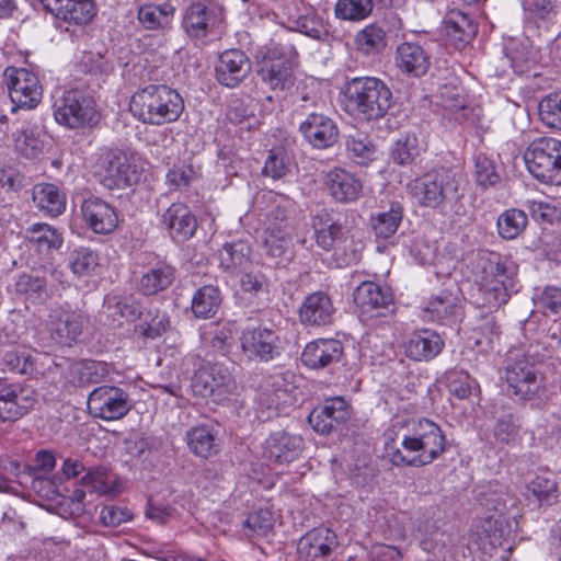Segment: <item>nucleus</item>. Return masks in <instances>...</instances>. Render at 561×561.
Masks as SVG:
<instances>
[{"instance_id":"obj_1","label":"nucleus","mask_w":561,"mask_h":561,"mask_svg":"<svg viewBox=\"0 0 561 561\" xmlns=\"http://www.w3.org/2000/svg\"><path fill=\"white\" fill-rule=\"evenodd\" d=\"M518 266L508 256L497 252L481 251L473 262L474 283L481 304L490 309H497L506 304L516 289Z\"/></svg>"},{"instance_id":"obj_2","label":"nucleus","mask_w":561,"mask_h":561,"mask_svg":"<svg viewBox=\"0 0 561 561\" xmlns=\"http://www.w3.org/2000/svg\"><path fill=\"white\" fill-rule=\"evenodd\" d=\"M446 437L442 428L431 420L414 422L411 432L401 437V447L389 454L394 466L422 467L432 463L445 450Z\"/></svg>"},{"instance_id":"obj_3","label":"nucleus","mask_w":561,"mask_h":561,"mask_svg":"<svg viewBox=\"0 0 561 561\" xmlns=\"http://www.w3.org/2000/svg\"><path fill=\"white\" fill-rule=\"evenodd\" d=\"M344 107L354 117L370 122L386 115L392 104V92L375 77H356L343 89Z\"/></svg>"},{"instance_id":"obj_4","label":"nucleus","mask_w":561,"mask_h":561,"mask_svg":"<svg viewBox=\"0 0 561 561\" xmlns=\"http://www.w3.org/2000/svg\"><path fill=\"white\" fill-rule=\"evenodd\" d=\"M130 111L145 124L162 125L179 119L184 102L175 90L163 84H150L133 95Z\"/></svg>"},{"instance_id":"obj_5","label":"nucleus","mask_w":561,"mask_h":561,"mask_svg":"<svg viewBox=\"0 0 561 561\" xmlns=\"http://www.w3.org/2000/svg\"><path fill=\"white\" fill-rule=\"evenodd\" d=\"M480 505L489 513L486 522L500 537H508L518 527L520 511L516 496L497 482L483 488L478 495Z\"/></svg>"},{"instance_id":"obj_6","label":"nucleus","mask_w":561,"mask_h":561,"mask_svg":"<svg viewBox=\"0 0 561 561\" xmlns=\"http://www.w3.org/2000/svg\"><path fill=\"white\" fill-rule=\"evenodd\" d=\"M293 45L274 44L262 48L256 55V73L274 91H287L295 84V57Z\"/></svg>"},{"instance_id":"obj_7","label":"nucleus","mask_w":561,"mask_h":561,"mask_svg":"<svg viewBox=\"0 0 561 561\" xmlns=\"http://www.w3.org/2000/svg\"><path fill=\"white\" fill-rule=\"evenodd\" d=\"M460 176L449 170H433L409 184L412 197L423 207L438 208L458 198Z\"/></svg>"},{"instance_id":"obj_8","label":"nucleus","mask_w":561,"mask_h":561,"mask_svg":"<svg viewBox=\"0 0 561 561\" xmlns=\"http://www.w3.org/2000/svg\"><path fill=\"white\" fill-rule=\"evenodd\" d=\"M536 347L530 346L526 353L517 354L506 366L505 379L513 393L523 400H531L539 396L543 387V377Z\"/></svg>"},{"instance_id":"obj_9","label":"nucleus","mask_w":561,"mask_h":561,"mask_svg":"<svg viewBox=\"0 0 561 561\" xmlns=\"http://www.w3.org/2000/svg\"><path fill=\"white\" fill-rule=\"evenodd\" d=\"M524 161L527 170L538 181L561 184V141L550 137L533 140L525 153Z\"/></svg>"},{"instance_id":"obj_10","label":"nucleus","mask_w":561,"mask_h":561,"mask_svg":"<svg viewBox=\"0 0 561 561\" xmlns=\"http://www.w3.org/2000/svg\"><path fill=\"white\" fill-rule=\"evenodd\" d=\"M89 323V316L68 302L50 305L45 319L50 339L62 346L80 342Z\"/></svg>"},{"instance_id":"obj_11","label":"nucleus","mask_w":561,"mask_h":561,"mask_svg":"<svg viewBox=\"0 0 561 561\" xmlns=\"http://www.w3.org/2000/svg\"><path fill=\"white\" fill-rule=\"evenodd\" d=\"M51 107L55 121L70 129L91 126L96 122L93 100L78 89L55 94Z\"/></svg>"},{"instance_id":"obj_12","label":"nucleus","mask_w":561,"mask_h":561,"mask_svg":"<svg viewBox=\"0 0 561 561\" xmlns=\"http://www.w3.org/2000/svg\"><path fill=\"white\" fill-rule=\"evenodd\" d=\"M192 389L197 396L222 402L236 394L237 382L228 365L205 363L194 373Z\"/></svg>"},{"instance_id":"obj_13","label":"nucleus","mask_w":561,"mask_h":561,"mask_svg":"<svg viewBox=\"0 0 561 561\" xmlns=\"http://www.w3.org/2000/svg\"><path fill=\"white\" fill-rule=\"evenodd\" d=\"M12 112L33 110L42 101L43 88L37 76L25 68H7L4 71Z\"/></svg>"},{"instance_id":"obj_14","label":"nucleus","mask_w":561,"mask_h":561,"mask_svg":"<svg viewBox=\"0 0 561 561\" xmlns=\"http://www.w3.org/2000/svg\"><path fill=\"white\" fill-rule=\"evenodd\" d=\"M242 354L253 362H270L277 358L283 352L279 335L266 327H247L240 336Z\"/></svg>"},{"instance_id":"obj_15","label":"nucleus","mask_w":561,"mask_h":561,"mask_svg":"<svg viewBox=\"0 0 561 561\" xmlns=\"http://www.w3.org/2000/svg\"><path fill=\"white\" fill-rule=\"evenodd\" d=\"M88 408L95 417L114 421L124 417L131 409L129 394L115 386H101L90 392Z\"/></svg>"},{"instance_id":"obj_16","label":"nucleus","mask_w":561,"mask_h":561,"mask_svg":"<svg viewBox=\"0 0 561 561\" xmlns=\"http://www.w3.org/2000/svg\"><path fill=\"white\" fill-rule=\"evenodd\" d=\"M101 167V183L110 190L131 186L138 181L136 167L126 152L119 149H108L99 160Z\"/></svg>"},{"instance_id":"obj_17","label":"nucleus","mask_w":561,"mask_h":561,"mask_svg":"<svg viewBox=\"0 0 561 561\" xmlns=\"http://www.w3.org/2000/svg\"><path fill=\"white\" fill-rule=\"evenodd\" d=\"M304 448V438L300 435L277 431L263 443L262 456L272 463L287 465L298 459Z\"/></svg>"},{"instance_id":"obj_18","label":"nucleus","mask_w":561,"mask_h":561,"mask_svg":"<svg viewBox=\"0 0 561 561\" xmlns=\"http://www.w3.org/2000/svg\"><path fill=\"white\" fill-rule=\"evenodd\" d=\"M299 133L316 149L332 147L339 137L334 121L322 113L312 112L299 124Z\"/></svg>"},{"instance_id":"obj_19","label":"nucleus","mask_w":561,"mask_h":561,"mask_svg":"<svg viewBox=\"0 0 561 561\" xmlns=\"http://www.w3.org/2000/svg\"><path fill=\"white\" fill-rule=\"evenodd\" d=\"M215 72L220 84L236 88L250 75L251 62L242 50L228 49L219 55Z\"/></svg>"},{"instance_id":"obj_20","label":"nucleus","mask_w":561,"mask_h":561,"mask_svg":"<svg viewBox=\"0 0 561 561\" xmlns=\"http://www.w3.org/2000/svg\"><path fill=\"white\" fill-rule=\"evenodd\" d=\"M160 225L174 241L183 242L194 236L197 219L187 205L173 203L162 214Z\"/></svg>"},{"instance_id":"obj_21","label":"nucleus","mask_w":561,"mask_h":561,"mask_svg":"<svg viewBox=\"0 0 561 561\" xmlns=\"http://www.w3.org/2000/svg\"><path fill=\"white\" fill-rule=\"evenodd\" d=\"M348 419V404L343 398L336 397L314 408L309 414L308 422L317 433L329 434Z\"/></svg>"},{"instance_id":"obj_22","label":"nucleus","mask_w":561,"mask_h":561,"mask_svg":"<svg viewBox=\"0 0 561 561\" xmlns=\"http://www.w3.org/2000/svg\"><path fill=\"white\" fill-rule=\"evenodd\" d=\"M81 215L95 233L107 234L117 227L118 216L115 209L96 196H90L82 202Z\"/></svg>"},{"instance_id":"obj_23","label":"nucleus","mask_w":561,"mask_h":561,"mask_svg":"<svg viewBox=\"0 0 561 561\" xmlns=\"http://www.w3.org/2000/svg\"><path fill=\"white\" fill-rule=\"evenodd\" d=\"M35 403L34 391L21 385L0 388V419L15 421L22 417Z\"/></svg>"},{"instance_id":"obj_24","label":"nucleus","mask_w":561,"mask_h":561,"mask_svg":"<svg viewBox=\"0 0 561 561\" xmlns=\"http://www.w3.org/2000/svg\"><path fill=\"white\" fill-rule=\"evenodd\" d=\"M39 1L53 15L75 25H85L91 22L96 14L93 0Z\"/></svg>"},{"instance_id":"obj_25","label":"nucleus","mask_w":561,"mask_h":561,"mask_svg":"<svg viewBox=\"0 0 561 561\" xmlns=\"http://www.w3.org/2000/svg\"><path fill=\"white\" fill-rule=\"evenodd\" d=\"M337 547L334 531L325 527L314 528L304 535L297 543V552L305 561L327 558Z\"/></svg>"},{"instance_id":"obj_26","label":"nucleus","mask_w":561,"mask_h":561,"mask_svg":"<svg viewBox=\"0 0 561 561\" xmlns=\"http://www.w3.org/2000/svg\"><path fill=\"white\" fill-rule=\"evenodd\" d=\"M343 356V344L335 339H318L309 342L301 354V362L311 369H322L336 364Z\"/></svg>"},{"instance_id":"obj_27","label":"nucleus","mask_w":561,"mask_h":561,"mask_svg":"<svg viewBox=\"0 0 561 561\" xmlns=\"http://www.w3.org/2000/svg\"><path fill=\"white\" fill-rule=\"evenodd\" d=\"M335 313L332 299L327 293L308 295L299 308V320L305 325L324 327L331 324Z\"/></svg>"},{"instance_id":"obj_28","label":"nucleus","mask_w":561,"mask_h":561,"mask_svg":"<svg viewBox=\"0 0 561 561\" xmlns=\"http://www.w3.org/2000/svg\"><path fill=\"white\" fill-rule=\"evenodd\" d=\"M217 24L215 9L207 7L202 1L191 3L184 11L182 28L185 34L194 39L206 37Z\"/></svg>"},{"instance_id":"obj_29","label":"nucleus","mask_w":561,"mask_h":561,"mask_svg":"<svg viewBox=\"0 0 561 561\" xmlns=\"http://www.w3.org/2000/svg\"><path fill=\"white\" fill-rule=\"evenodd\" d=\"M392 295L374 282H363L354 293V301L362 313L369 316H385L392 304Z\"/></svg>"},{"instance_id":"obj_30","label":"nucleus","mask_w":561,"mask_h":561,"mask_svg":"<svg viewBox=\"0 0 561 561\" xmlns=\"http://www.w3.org/2000/svg\"><path fill=\"white\" fill-rule=\"evenodd\" d=\"M444 347L439 334L431 330L415 331L404 343L405 355L413 360H430L436 357Z\"/></svg>"},{"instance_id":"obj_31","label":"nucleus","mask_w":561,"mask_h":561,"mask_svg":"<svg viewBox=\"0 0 561 561\" xmlns=\"http://www.w3.org/2000/svg\"><path fill=\"white\" fill-rule=\"evenodd\" d=\"M314 239L323 250L333 249L344 238V228L328 209H320L311 216Z\"/></svg>"},{"instance_id":"obj_32","label":"nucleus","mask_w":561,"mask_h":561,"mask_svg":"<svg viewBox=\"0 0 561 561\" xmlns=\"http://www.w3.org/2000/svg\"><path fill=\"white\" fill-rule=\"evenodd\" d=\"M397 67L413 77L425 75L430 68V56L417 43L405 42L398 46L396 53Z\"/></svg>"},{"instance_id":"obj_33","label":"nucleus","mask_w":561,"mask_h":561,"mask_svg":"<svg viewBox=\"0 0 561 561\" xmlns=\"http://www.w3.org/2000/svg\"><path fill=\"white\" fill-rule=\"evenodd\" d=\"M325 185L337 202L355 201L362 191V183L344 169L335 168L325 174Z\"/></svg>"},{"instance_id":"obj_34","label":"nucleus","mask_w":561,"mask_h":561,"mask_svg":"<svg viewBox=\"0 0 561 561\" xmlns=\"http://www.w3.org/2000/svg\"><path fill=\"white\" fill-rule=\"evenodd\" d=\"M175 7L171 2L147 3L138 9L139 23L147 30L167 31L172 26Z\"/></svg>"},{"instance_id":"obj_35","label":"nucleus","mask_w":561,"mask_h":561,"mask_svg":"<svg viewBox=\"0 0 561 561\" xmlns=\"http://www.w3.org/2000/svg\"><path fill=\"white\" fill-rule=\"evenodd\" d=\"M461 316V306L451 295L434 297L427 302L422 313V318L426 321H438L449 325L460 320Z\"/></svg>"},{"instance_id":"obj_36","label":"nucleus","mask_w":561,"mask_h":561,"mask_svg":"<svg viewBox=\"0 0 561 561\" xmlns=\"http://www.w3.org/2000/svg\"><path fill=\"white\" fill-rule=\"evenodd\" d=\"M108 374L110 366L104 362L81 360L70 365L68 377L73 385L88 387L104 381Z\"/></svg>"},{"instance_id":"obj_37","label":"nucleus","mask_w":561,"mask_h":561,"mask_svg":"<svg viewBox=\"0 0 561 561\" xmlns=\"http://www.w3.org/2000/svg\"><path fill=\"white\" fill-rule=\"evenodd\" d=\"M175 279V268L169 264L160 263L142 274L138 282V289L146 296L156 295L165 290Z\"/></svg>"},{"instance_id":"obj_38","label":"nucleus","mask_w":561,"mask_h":561,"mask_svg":"<svg viewBox=\"0 0 561 561\" xmlns=\"http://www.w3.org/2000/svg\"><path fill=\"white\" fill-rule=\"evenodd\" d=\"M446 35L456 44H467L476 35L477 28L469 15L460 10L453 9L444 18Z\"/></svg>"},{"instance_id":"obj_39","label":"nucleus","mask_w":561,"mask_h":561,"mask_svg":"<svg viewBox=\"0 0 561 561\" xmlns=\"http://www.w3.org/2000/svg\"><path fill=\"white\" fill-rule=\"evenodd\" d=\"M33 201L41 210L51 217L59 216L66 209L65 194L51 183L35 185Z\"/></svg>"},{"instance_id":"obj_40","label":"nucleus","mask_w":561,"mask_h":561,"mask_svg":"<svg viewBox=\"0 0 561 561\" xmlns=\"http://www.w3.org/2000/svg\"><path fill=\"white\" fill-rule=\"evenodd\" d=\"M526 499L534 504L551 505L558 499V484L552 473L533 478L526 486Z\"/></svg>"},{"instance_id":"obj_41","label":"nucleus","mask_w":561,"mask_h":561,"mask_svg":"<svg viewBox=\"0 0 561 561\" xmlns=\"http://www.w3.org/2000/svg\"><path fill=\"white\" fill-rule=\"evenodd\" d=\"M186 443L190 450L202 458H208L219 450L218 439L207 425L190 428L186 432Z\"/></svg>"},{"instance_id":"obj_42","label":"nucleus","mask_w":561,"mask_h":561,"mask_svg":"<svg viewBox=\"0 0 561 561\" xmlns=\"http://www.w3.org/2000/svg\"><path fill=\"white\" fill-rule=\"evenodd\" d=\"M404 214L400 202H392L389 209L382 210L371 217V227L377 238L389 239L398 230Z\"/></svg>"},{"instance_id":"obj_43","label":"nucleus","mask_w":561,"mask_h":561,"mask_svg":"<svg viewBox=\"0 0 561 561\" xmlns=\"http://www.w3.org/2000/svg\"><path fill=\"white\" fill-rule=\"evenodd\" d=\"M14 293L33 304H41L49 297L46 277L41 278L26 273L16 277Z\"/></svg>"},{"instance_id":"obj_44","label":"nucleus","mask_w":561,"mask_h":561,"mask_svg":"<svg viewBox=\"0 0 561 561\" xmlns=\"http://www.w3.org/2000/svg\"><path fill=\"white\" fill-rule=\"evenodd\" d=\"M251 248L244 241L226 243L219 253L220 265L230 272L242 271L250 264Z\"/></svg>"},{"instance_id":"obj_45","label":"nucleus","mask_w":561,"mask_h":561,"mask_svg":"<svg viewBox=\"0 0 561 561\" xmlns=\"http://www.w3.org/2000/svg\"><path fill=\"white\" fill-rule=\"evenodd\" d=\"M221 302L217 287L204 286L199 288L192 299V311L197 318H211L216 314Z\"/></svg>"},{"instance_id":"obj_46","label":"nucleus","mask_w":561,"mask_h":561,"mask_svg":"<svg viewBox=\"0 0 561 561\" xmlns=\"http://www.w3.org/2000/svg\"><path fill=\"white\" fill-rule=\"evenodd\" d=\"M527 222L525 211L517 208L506 209L497 218V232L505 240H514L526 229Z\"/></svg>"},{"instance_id":"obj_47","label":"nucleus","mask_w":561,"mask_h":561,"mask_svg":"<svg viewBox=\"0 0 561 561\" xmlns=\"http://www.w3.org/2000/svg\"><path fill=\"white\" fill-rule=\"evenodd\" d=\"M26 239L33 243L38 251L59 249L62 244L61 234L47 224H34L26 229Z\"/></svg>"},{"instance_id":"obj_48","label":"nucleus","mask_w":561,"mask_h":561,"mask_svg":"<svg viewBox=\"0 0 561 561\" xmlns=\"http://www.w3.org/2000/svg\"><path fill=\"white\" fill-rule=\"evenodd\" d=\"M274 515L271 510L261 507L248 514L242 522V531L245 537H264L273 529Z\"/></svg>"},{"instance_id":"obj_49","label":"nucleus","mask_w":561,"mask_h":561,"mask_svg":"<svg viewBox=\"0 0 561 561\" xmlns=\"http://www.w3.org/2000/svg\"><path fill=\"white\" fill-rule=\"evenodd\" d=\"M533 300L536 308L546 317H561V287L553 285L538 287Z\"/></svg>"},{"instance_id":"obj_50","label":"nucleus","mask_w":561,"mask_h":561,"mask_svg":"<svg viewBox=\"0 0 561 561\" xmlns=\"http://www.w3.org/2000/svg\"><path fill=\"white\" fill-rule=\"evenodd\" d=\"M355 44L366 55L377 54L386 47V32L376 24L367 25L357 33Z\"/></svg>"},{"instance_id":"obj_51","label":"nucleus","mask_w":561,"mask_h":561,"mask_svg":"<svg viewBox=\"0 0 561 561\" xmlns=\"http://www.w3.org/2000/svg\"><path fill=\"white\" fill-rule=\"evenodd\" d=\"M345 147L348 157L357 164L374 160L375 147L366 135L356 133L346 136Z\"/></svg>"},{"instance_id":"obj_52","label":"nucleus","mask_w":561,"mask_h":561,"mask_svg":"<svg viewBox=\"0 0 561 561\" xmlns=\"http://www.w3.org/2000/svg\"><path fill=\"white\" fill-rule=\"evenodd\" d=\"M421 150L419 138L414 134H407L394 142L391 158L400 165L410 164L419 157Z\"/></svg>"},{"instance_id":"obj_53","label":"nucleus","mask_w":561,"mask_h":561,"mask_svg":"<svg viewBox=\"0 0 561 561\" xmlns=\"http://www.w3.org/2000/svg\"><path fill=\"white\" fill-rule=\"evenodd\" d=\"M373 11L371 0H337L335 16L346 21H362Z\"/></svg>"},{"instance_id":"obj_54","label":"nucleus","mask_w":561,"mask_h":561,"mask_svg":"<svg viewBox=\"0 0 561 561\" xmlns=\"http://www.w3.org/2000/svg\"><path fill=\"white\" fill-rule=\"evenodd\" d=\"M539 117L550 128L561 130V92L550 93L539 102Z\"/></svg>"},{"instance_id":"obj_55","label":"nucleus","mask_w":561,"mask_h":561,"mask_svg":"<svg viewBox=\"0 0 561 561\" xmlns=\"http://www.w3.org/2000/svg\"><path fill=\"white\" fill-rule=\"evenodd\" d=\"M520 424L514 414H504L496 419L493 436L500 444H515L519 439Z\"/></svg>"},{"instance_id":"obj_56","label":"nucleus","mask_w":561,"mask_h":561,"mask_svg":"<svg viewBox=\"0 0 561 561\" xmlns=\"http://www.w3.org/2000/svg\"><path fill=\"white\" fill-rule=\"evenodd\" d=\"M263 248L267 255L272 257H286L291 254L290 231L280 233H263Z\"/></svg>"},{"instance_id":"obj_57","label":"nucleus","mask_w":561,"mask_h":561,"mask_svg":"<svg viewBox=\"0 0 561 561\" xmlns=\"http://www.w3.org/2000/svg\"><path fill=\"white\" fill-rule=\"evenodd\" d=\"M56 459L55 456L47 450H39L32 465H14L18 474H30L35 476H48L55 468Z\"/></svg>"},{"instance_id":"obj_58","label":"nucleus","mask_w":561,"mask_h":561,"mask_svg":"<svg viewBox=\"0 0 561 561\" xmlns=\"http://www.w3.org/2000/svg\"><path fill=\"white\" fill-rule=\"evenodd\" d=\"M289 214L288 202L287 205H277L272 208L266 215L263 233H285L290 231Z\"/></svg>"},{"instance_id":"obj_59","label":"nucleus","mask_w":561,"mask_h":561,"mask_svg":"<svg viewBox=\"0 0 561 561\" xmlns=\"http://www.w3.org/2000/svg\"><path fill=\"white\" fill-rule=\"evenodd\" d=\"M165 178L170 190L183 191L196 181L197 172L192 165L180 164L170 169Z\"/></svg>"},{"instance_id":"obj_60","label":"nucleus","mask_w":561,"mask_h":561,"mask_svg":"<svg viewBox=\"0 0 561 561\" xmlns=\"http://www.w3.org/2000/svg\"><path fill=\"white\" fill-rule=\"evenodd\" d=\"M81 484L91 486L93 491L100 494H106L113 491L111 476L103 467L89 469L81 478Z\"/></svg>"},{"instance_id":"obj_61","label":"nucleus","mask_w":561,"mask_h":561,"mask_svg":"<svg viewBox=\"0 0 561 561\" xmlns=\"http://www.w3.org/2000/svg\"><path fill=\"white\" fill-rule=\"evenodd\" d=\"M18 481L24 488H30L38 495L53 499L57 494L55 483L47 476L18 474Z\"/></svg>"},{"instance_id":"obj_62","label":"nucleus","mask_w":561,"mask_h":561,"mask_svg":"<svg viewBox=\"0 0 561 561\" xmlns=\"http://www.w3.org/2000/svg\"><path fill=\"white\" fill-rule=\"evenodd\" d=\"M533 219L539 224H552L560 217V211L547 201H528L526 203Z\"/></svg>"},{"instance_id":"obj_63","label":"nucleus","mask_w":561,"mask_h":561,"mask_svg":"<svg viewBox=\"0 0 561 561\" xmlns=\"http://www.w3.org/2000/svg\"><path fill=\"white\" fill-rule=\"evenodd\" d=\"M474 174L477 183L481 186L495 184L500 176L495 171L493 161L484 154H478L474 159Z\"/></svg>"},{"instance_id":"obj_64","label":"nucleus","mask_w":561,"mask_h":561,"mask_svg":"<svg viewBox=\"0 0 561 561\" xmlns=\"http://www.w3.org/2000/svg\"><path fill=\"white\" fill-rule=\"evenodd\" d=\"M98 265V255L87 249L76 250L70 260V268L77 275L89 274Z\"/></svg>"}]
</instances>
